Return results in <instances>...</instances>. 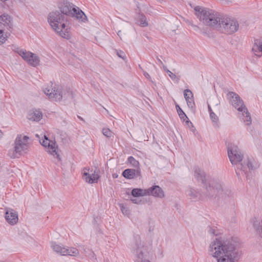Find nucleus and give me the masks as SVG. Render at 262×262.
<instances>
[{
  "label": "nucleus",
  "instance_id": "obj_33",
  "mask_svg": "<svg viewBox=\"0 0 262 262\" xmlns=\"http://www.w3.org/2000/svg\"><path fill=\"white\" fill-rule=\"evenodd\" d=\"M195 176L199 181H201L203 183L205 182V177L203 174L195 172Z\"/></svg>",
  "mask_w": 262,
  "mask_h": 262
},
{
  "label": "nucleus",
  "instance_id": "obj_39",
  "mask_svg": "<svg viewBox=\"0 0 262 262\" xmlns=\"http://www.w3.org/2000/svg\"><path fill=\"white\" fill-rule=\"evenodd\" d=\"M117 177H118V175L117 174L114 173L113 174V177L114 178H117Z\"/></svg>",
  "mask_w": 262,
  "mask_h": 262
},
{
  "label": "nucleus",
  "instance_id": "obj_43",
  "mask_svg": "<svg viewBox=\"0 0 262 262\" xmlns=\"http://www.w3.org/2000/svg\"><path fill=\"white\" fill-rule=\"evenodd\" d=\"M79 118H80V119H81V120H83V119L82 118H81L80 117H78Z\"/></svg>",
  "mask_w": 262,
  "mask_h": 262
},
{
  "label": "nucleus",
  "instance_id": "obj_5",
  "mask_svg": "<svg viewBox=\"0 0 262 262\" xmlns=\"http://www.w3.org/2000/svg\"><path fill=\"white\" fill-rule=\"evenodd\" d=\"M227 98L231 105L238 111L241 120L245 125H250L252 121L250 114L239 95L234 92H230L227 94Z\"/></svg>",
  "mask_w": 262,
  "mask_h": 262
},
{
  "label": "nucleus",
  "instance_id": "obj_2",
  "mask_svg": "<svg viewBox=\"0 0 262 262\" xmlns=\"http://www.w3.org/2000/svg\"><path fill=\"white\" fill-rule=\"evenodd\" d=\"M228 155L232 165H236V172L237 175L242 173L246 174L248 170L250 171L254 168L253 166L254 160L252 158H246L243 161V155L238 147L231 144L228 147Z\"/></svg>",
  "mask_w": 262,
  "mask_h": 262
},
{
  "label": "nucleus",
  "instance_id": "obj_16",
  "mask_svg": "<svg viewBox=\"0 0 262 262\" xmlns=\"http://www.w3.org/2000/svg\"><path fill=\"white\" fill-rule=\"evenodd\" d=\"M206 189L208 191H210L209 193L210 194L212 195H213V194H215L219 196L222 195V196H223V195L225 194L223 186L220 183H214L212 184L211 186H206Z\"/></svg>",
  "mask_w": 262,
  "mask_h": 262
},
{
  "label": "nucleus",
  "instance_id": "obj_9",
  "mask_svg": "<svg viewBox=\"0 0 262 262\" xmlns=\"http://www.w3.org/2000/svg\"><path fill=\"white\" fill-rule=\"evenodd\" d=\"M60 13L75 18L79 21L85 22L87 18L83 12L78 7L68 1H63L58 6Z\"/></svg>",
  "mask_w": 262,
  "mask_h": 262
},
{
  "label": "nucleus",
  "instance_id": "obj_41",
  "mask_svg": "<svg viewBox=\"0 0 262 262\" xmlns=\"http://www.w3.org/2000/svg\"><path fill=\"white\" fill-rule=\"evenodd\" d=\"M121 31H119L118 32V35L119 36L120 35H121Z\"/></svg>",
  "mask_w": 262,
  "mask_h": 262
},
{
  "label": "nucleus",
  "instance_id": "obj_25",
  "mask_svg": "<svg viewBox=\"0 0 262 262\" xmlns=\"http://www.w3.org/2000/svg\"><path fill=\"white\" fill-rule=\"evenodd\" d=\"M208 110L213 126L218 127L220 124L219 118L216 114L213 112L210 104H208Z\"/></svg>",
  "mask_w": 262,
  "mask_h": 262
},
{
  "label": "nucleus",
  "instance_id": "obj_40",
  "mask_svg": "<svg viewBox=\"0 0 262 262\" xmlns=\"http://www.w3.org/2000/svg\"><path fill=\"white\" fill-rule=\"evenodd\" d=\"M121 31H119L118 32V35L119 36L120 35H121Z\"/></svg>",
  "mask_w": 262,
  "mask_h": 262
},
{
  "label": "nucleus",
  "instance_id": "obj_32",
  "mask_svg": "<svg viewBox=\"0 0 262 262\" xmlns=\"http://www.w3.org/2000/svg\"><path fill=\"white\" fill-rule=\"evenodd\" d=\"M102 134L106 137L110 138L113 136L112 132L108 128H104L102 129Z\"/></svg>",
  "mask_w": 262,
  "mask_h": 262
},
{
  "label": "nucleus",
  "instance_id": "obj_17",
  "mask_svg": "<svg viewBox=\"0 0 262 262\" xmlns=\"http://www.w3.org/2000/svg\"><path fill=\"white\" fill-rule=\"evenodd\" d=\"M147 195H152L154 197L163 198L164 197V192L162 188L157 185L153 186L147 189Z\"/></svg>",
  "mask_w": 262,
  "mask_h": 262
},
{
  "label": "nucleus",
  "instance_id": "obj_18",
  "mask_svg": "<svg viewBox=\"0 0 262 262\" xmlns=\"http://www.w3.org/2000/svg\"><path fill=\"white\" fill-rule=\"evenodd\" d=\"M122 176L127 179H133L141 177L140 168L126 169L123 171Z\"/></svg>",
  "mask_w": 262,
  "mask_h": 262
},
{
  "label": "nucleus",
  "instance_id": "obj_38",
  "mask_svg": "<svg viewBox=\"0 0 262 262\" xmlns=\"http://www.w3.org/2000/svg\"><path fill=\"white\" fill-rule=\"evenodd\" d=\"M214 103L215 104V106H217L219 105V100L217 99H215L214 100Z\"/></svg>",
  "mask_w": 262,
  "mask_h": 262
},
{
  "label": "nucleus",
  "instance_id": "obj_13",
  "mask_svg": "<svg viewBox=\"0 0 262 262\" xmlns=\"http://www.w3.org/2000/svg\"><path fill=\"white\" fill-rule=\"evenodd\" d=\"M16 52L29 66L36 67L40 64V59L37 54L22 49Z\"/></svg>",
  "mask_w": 262,
  "mask_h": 262
},
{
  "label": "nucleus",
  "instance_id": "obj_42",
  "mask_svg": "<svg viewBox=\"0 0 262 262\" xmlns=\"http://www.w3.org/2000/svg\"><path fill=\"white\" fill-rule=\"evenodd\" d=\"M2 136V132H1V130H0V137H1Z\"/></svg>",
  "mask_w": 262,
  "mask_h": 262
},
{
  "label": "nucleus",
  "instance_id": "obj_11",
  "mask_svg": "<svg viewBox=\"0 0 262 262\" xmlns=\"http://www.w3.org/2000/svg\"><path fill=\"white\" fill-rule=\"evenodd\" d=\"M39 142L48 154L60 160L59 150L55 139H49L45 135Z\"/></svg>",
  "mask_w": 262,
  "mask_h": 262
},
{
  "label": "nucleus",
  "instance_id": "obj_21",
  "mask_svg": "<svg viewBox=\"0 0 262 262\" xmlns=\"http://www.w3.org/2000/svg\"><path fill=\"white\" fill-rule=\"evenodd\" d=\"M185 99L187 102L188 106L192 108L194 106L193 95L192 92L189 89H186L184 92Z\"/></svg>",
  "mask_w": 262,
  "mask_h": 262
},
{
  "label": "nucleus",
  "instance_id": "obj_22",
  "mask_svg": "<svg viewBox=\"0 0 262 262\" xmlns=\"http://www.w3.org/2000/svg\"><path fill=\"white\" fill-rule=\"evenodd\" d=\"M252 226L259 236L262 238V219L254 218L252 220Z\"/></svg>",
  "mask_w": 262,
  "mask_h": 262
},
{
  "label": "nucleus",
  "instance_id": "obj_3",
  "mask_svg": "<svg viewBox=\"0 0 262 262\" xmlns=\"http://www.w3.org/2000/svg\"><path fill=\"white\" fill-rule=\"evenodd\" d=\"M48 21L52 29L61 37L66 39L70 38L67 20L59 11L56 10L50 12L48 16Z\"/></svg>",
  "mask_w": 262,
  "mask_h": 262
},
{
  "label": "nucleus",
  "instance_id": "obj_27",
  "mask_svg": "<svg viewBox=\"0 0 262 262\" xmlns=\"http://www.w3.org/2000/svg\"><path fill=\"white\" fill-rule=\"evenodd\" d=\"M65 251L63 256L69 255L71 256H76L79 254V251L76 248H66Z\"/></svg>",
  "mask_w": 262,
  "mask_h": 262
},
{
  "label": "nucleus",
  "instance_id": "obj_8",
  "mask_svg": "<svg viewBox=\"0 0 262 262\" xmlns=\"http://www.w3.org/2000/svg\"><path fill=\"white\" fill-rule=\"evenodd\" d=\"M151 250L150 244L142 242L138 238L133 246L132 251L134 254L135 262H150L149 255Z\"/></svg>",
  "mask_w": 262,
  "mask_h": 262
},
{
  "label": "nucleus",
  "instance_id": "obj_23",
  "mask_svg": "<svg viewBox=\"0 0 262 262\" xmlns=\"http://www.w3.org/2000/svg\"><path fill=\"white\" fill-rule=\"evenodd\" d=\"M131 194L135 198L147 196V189L134 188Z\"/></svg>",
  "mask_w": 262,
  "mask_h": 262
},
{
  "label": "nucleus",
  "instance_id": "obj_7",
  "mask_svg": "<svg viewBox=\"0 0 262 262\" xmlns=\"http://www.w3.org/2000/svg\"><path fill=\"white\" fill-rule=\"evenodd\" d=\"M30 145L28 136L23 134L18 135L15 139L13 148L9 150L8 156L12 159L18 158L28 152Z\"/></svg>",
  "mask_w": 262,
  "mask_h": 262
},
{
  "label": "nucleus",
  "instance_id": "obj_36",
  "mask_svg": "<svg viewBox=\"0 0 262 262\" xmlns=\"http://www.w3.org/2000/svg\"><path fill=\"white\" fill-rule=\"evenodd\" d=\"M118 55L121 58L124 59L125 58V55L123 52L120 51V52H118Z\"/></svg>",
  "mask_w": 262,
  "mask_h": 262
},
{
  "label": "nucleus",
  "instance_id": "obj_14",
  "mask_svg": "<svg viewBox=\"0 0 262 262\" xmlns=\"http://www.w3.org/2000/svg\"><path fill=\"white\" fill-rule=\"evenodd\" d=\"M5 218L7 222L12 226L16 225L18 222V213L12 209H6Z\"/></svg>",
  "mask_w": 262,
  "mask_h": 262
},
{
  "label": "nucleus",
  "instance_id": "obj_26",
  "mask_svg": "<svg viewBox=\"0 0 262 262\" xmlns=\"http://www.w3.org/2000/svg\"><path fill=\"white\" fill-rule=\"evenodd\" d=\"M52 249L54 252L61 255H63L66 247L56 243H52L51 245Z\"/></svg>",
  "mask_w": 262,
  "mask_h": 262
},
{
  "label": "nucleus",
  "instance_id": "obj_28",
  "mask_svg": "<svg viewBox=\"0 0 262 262\" xmlns=\"http://www.w3.org/2000/svg\"><path fill=\"white\" fill-rule=\"evenodd\" d=\"M127 161L132 166L137 168H140L139 167V162L136 160L133 157L130 156L128 158Z\"/></svg>",
  "mask_w": 262,
  "mask_h": 262
},
{
  "label": "nucleus",
  "instance_id": "obj_6",
  "mask_svg": "<svg viewBox=\"0 0 262 262\" xmlns=\"http://www.w3.org/2000/svg\"><path fill=\"white\" fill-rule=\"evenodd\" d=\"M43 91L49 99L53 101H59L62 99L72 97V91L70 88L55 86L53 84L46 85Z\"/></svg>",
  "mask_w": 262,
  "mask_h": 262
},
{
  "label": "nucleus",
  "instance_id": "obj_30",
  "mask_svg": "<svg viewBox=\"0 0 262 262\" xmlns=\"http://www.w3.org/2000/svg\"><path fill=\"white\" fill-rule=\"evenodd\" d=\"M139 25L141 27H146L148 26V23L146 17L143 15H141L139 18Z\"/></svg>",
  "mask_w": 262,
  "mask_h": 262
},
{
  "label": "nucleus",
  "instance_id": "obj_1",
  "mask_svg": "<svg viewBox=\"0 0 262 262\" xmlns=\"http://www.w3.org/2000/svg\"><path fill=\"white\" fill-rule=\"evenodd\" d=\"M209 254L217 262H239L242 253L238 244L232 239L216 238L208 247Z\"/></svg>",
  "mask_w": 262,
  "mask_h": 262
},
{
  "label": "nucleus",
  "instance_id": "obj_24",
  "mask_svg": "<svg viewBox=\"0 0 262 262\" xmlns=\"http://www.w3.org/2000/svg\"><path fill=\"white\" fill-rule=\"evenodd\" d=\"M177 112L181 119H183L184 121H185L186 124L189 126L190 125L192 126V123L189 120L188 118L183 111V110L181 108L179 105H176V106Z\"/></svg>",
  "mask_w": 262,
  "mask_h": 262
},
{
  "label": "nucleus",
  "instance_id": "obj_35",
  "mask_svg": "<svg viewBox=\"0 0 262 262\" xmlns=\"http://www.w3.org/2000/svg\"><path fill=\"white\" fill-rule=\"evenodd\" d=\"M130 201L132 202V203L136 204H139L141 203V200H139L137 199H131Z\"/></svg>",
  "mask_w": 262,
  "mask_h": 262
},
{
  "label": "nucleus",
  "instance_id": "obj_19",
  "mask_svg": "<svg viewBox=\"0 0 262 262\" xmlns=\"http://www.w3.org/2000/svg\"><path fill=\"white\" fill-rule=\"evenodd\" d=\"M252 52L257 57L262 56V39L254 40Z\"/></svg>",
  "mask_w": 262,
  "mask_h": 262
},
{
  "label": "nucleus",
  "instance_id": "obj_4",
  "mask_svg": "<svg viewBox=\"0 0 262 262\" xmlns=\"http://www.w3.org/2000/svg\"><path fill=\"white\" fill-rule=\"evenodd\" d=\"M194 10L199 20L204 25L216 29L220 21V15L215 11L208 8L196 6Z\"/></svg>",
  "mask_w": 262,
  "mask_h": 262
},
{
  "label": "nucleus",
  "instance_id": "obj_37",
  "mask_svg": "<svg viewBox=\"0 0 262 262\" xmlns=\"http://www.w3.org/2000/svg\"><path fill=\"white\" fill-rule=\"evenodd\" d=\"M144 75L145 76V77H146L148 79L150 78L149 74L146 72H144Z\"/></svg>",
  "mask_w": 262,
  "mask_h": 262
},
{
  "label": "nucleus",
  "instance_id": "obj_20",
  "mask_svg": "<svg viewBox=\"0 0 262 262\" xmlns=\"http://www.w3.org/2000/svg\"><path fill=\"white\" fill-rule=\"evenodd\" d=\"M27 117L31 121L37 122L42 119V114L39 110H32L30 111Z\"/></svg>",
  "mask_w": 262,
  "mask_h": 262
},
{
  "label": "nucleus",
  "instance_id": "obj_10",
  "mask_svg": "<svg viewBox=\"0 0 262 262\" xmlns=\"http://www.w3.org/2000/svg\"><path fill=\"white\" fill-rule=\"evenodd\" d=\"M238 28L239 24L235 19L224 17L220 18V21L216 29L224 34H231L236 32Z\"/></svg>",
  "mask_w": 262,
  "mask_h": 262
},
{
  "label": "nucleus",
  "instance_id": "obj_15",
  "mask_svg": "<svg viewBox=\"0 0 262 262\" xmlns=\"http://www.w3.org/2000/svg\"><path fill=\"white\" fill-rule=\"evenodd\" d=\"M12 26V20L10 15L4 14L0 15V27L8 31Z\"/></svg>",
  "mask_w": 262,
  "mask_h": 262
},
{
  "label": "nucleus",
  "instance_id": "obj_31",
  "mask_svg": "<svg viewBox=\"0 0 262 262\" xmlns=\"http://www.w3.org/2000/svg\"><path fill=\"white\" fill-rule=\"evenodd\" d=\"M119 207L120 208L122 213L125 215H128L129 214V210L128 208L123 204H120Z\"/></svg>",
  "mask_w": 262,
  "mask_h": 262
},
{
  "label": "nucleus",
  "instance_id": "obj_12",
  "mask_svg": "<svg viewBox=\"0 0 262 262\" xmlns=\"http://www.w3.org/2000/svg\"><path fill=\"white\" fill-rule=\"evenodd\" d=\"M81 173L84 181L89 184L97 183L100 178V171L95 166L83 168Z\"/></svg>",
  "mask_w": 262,
  "mask_h": 262
},
{
  "label": "nucleus",
  "instance_id": "obj_29",
  "mask_svg": "<svg viewBox=\"0 0 262 262\" xmlns=\"http://www.w3.org/2000/svg\"><path fill=\"white\" fill-rule=\"evenodd\" d=\"M187 195L190 196L191 199H194L200 195V193L195 189H189L187 191Z\"/></svg>",
  "mask_w": 262,
  "mask_h": 262
},
{
  "label": "nucleus",
  "instance_id": "obj_34",
  "mask_svg": "<svg viewBox=\"0 0 262 262\" xmlns=\"http://www.w3.org/2000/svg\"><path fill=\"white\" fill-rule=\"evenodd\" d=\"M167 73H168L169 76L171 78V79L173 80H178V78L177 76L173 73H172L171 71L167 70L166 71Z\"/></svg>",
  "mask_w": 262,
  "mask_h": 262
}]
</instances>
